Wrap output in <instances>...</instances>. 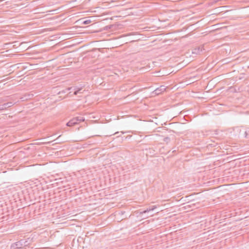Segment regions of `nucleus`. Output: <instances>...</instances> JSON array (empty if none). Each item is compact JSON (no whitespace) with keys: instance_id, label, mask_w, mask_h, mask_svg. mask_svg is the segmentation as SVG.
<instances>
[{"instance_id":"f257e3e1","label":"nucleus","mask_w":249,"mask_h":249,"mask_svg":"<svg viewBox=\"0 0 249 249\" xmlns=\"http://www.w3.org/2000/svg\"><path fill=\"white\" fill-rule=\"evenodd\" d=\"M18 36L17 35V43L19 42V44L18 46H17V59L21 55V54L18 53L23 52L29 48L28 43L26 41H22V38H18Z\"/></svg>"},{"instance_id":"f03ea898","label":"nucleus","mask_w":249,"mask_h":249,"mask_svg":"<svg viewBox=\"0 0 249 249\" xmlns=\"http://www.w3.org/2000/svg\"><path fill=\"white\" fill-rule=\"evenodd\" d=\"M203 50V48L202 46H199L194 48L192 51V53L193 55V57H195L198 54H200V53L202 52Z\"/></svg>"},{"instance_id":"7ed1b4c3","label":"nucleus","mask_w":249,"mask_h":249,"mask_svg":"<svg viewBox=\"0 0 249 249\" xmlns=\"http://www.w3.org/2000/svg\"><path fill=\"white\" fill-rule=\"evenodd\" d=\"M166 89V86L164 85L160 86V87L157 88L154 91V92L156 95L160 94L162 92L164 91Z\"/></svg>"},{"instance_id":"20e7f679","label":"nucleus","mask_w":249,"mask_h":249,"mask_svg":"<svg viewBox=\"0 0 249 249\" xmlns=\"http://www.w3.org/2000/svg\"><path fill=\"white\" fill-rule=\"evenodd\" d=\"M27 241H24L23 240H20L17 242V249L21 248V246H26L27 245L26 243Z\"/></svg>"},{"instance_id":"39448f33","label":"nucleus","mask_w":249,"mask_h":249,"mask_svg":"<svg viewBox=\"0 0 249 249\" xmlns=\"http://www.w3.org/2000/svg\"><path fill=\"white\" fill-rule=\"evenodd\" d=\"M156 208V206H153L152 207H149V208L146 209V210H145L140 212V213L141 214H145L146 213H148L150 212L153 211Z\"/></svg>"},{"instance_id":"423d86ee","label":"nucleus","mask_w":249,"mask_h":249,"mask_svg":"<svg viewBox=\"0 0 249 249\" xmlns=\"http://www.w3.org/2000/svg\"><path fill=\"white\" fill-rule=\"evenodd\" d=\"M23 67V66H22V63H17V75L18 76V77H20L22 75V74L19 73V72H20V70L19 71H17V70L21 69Z\"/></svg>"},{"instance_id":"0eeeda50","label":"nucleus","mask_w":249,"mask_h":249,"mask_svg":"<svg viewBox=\"0 0 249 249\" xmlns=\"http://www.w3.org/2000/svg\"><path fill=\"white\" fill-rule=\"evenodd\" d=\"M75 124H76V123L74 118L69 121L66 124L68 126H72Z\"/></svg>"},{"instance_id":"6e6552de","label":"nucleus","mask_w":249,"mask_h":249,"mask_svg":"<svg viewBox=\"0 0 249 249\" xmlns=\"http://www.w3.org/2000/svg\"><path fill=\"white\" fill-rule=\"evenodd\" d=\"M75 119L76 124L79 122H84L85 121V118L82 116H78L74 118Z\"/></svg>"},{"instance_id":"1a4fd4ad","label":"nucleus","mask_w":249,"mask_h":249,"mask_svg":"<svg viewBox=\"0 0 249 249\" xmlns=\"http://www.w3.org/2000/svg\"><path fill=\"white\" fill-rule=\"evenodd\" d=\"M82 87H79L77 86H75L73 87V90H76L79 93H80V91L82 90Z\"/></svg>"},{"instance_id":"9d476101","label":"nucleus","mask_w":249,"mask_h":249,"mask_svg":"<svg viewBox=\"0 0 249 249\" xmlns=\"http://www.w3.org/2000/svg\"><path fill=\"white\" fill-rule=\"evenodd\" d=\"M249 129L248 130H247L245 133H244V137L246 138H249Z\"/></svg>"},{"instance_id":"9b49d317","label":"nucleus","mask_w":249,"mask_h":249,"mask_svg":"<svg viewBox=\"0 0 249 249\" xmlns=\"http://www.w3.org/2000/svg\"><path fill=\"white\" fill-rule=\"evenodd\" d=\"M2 106V107H4V109L10 107V106H8V104H6V103L3 104Z\"/></svg>"},{"instance_id":"f8f14e48","label":"nucleus","mask_w":249,"mask_h":249,"mask_svg":"<svg viewBox=\"0 0 249 249\" xmlns=\"http://www.w3.org/2000/svg\"><path fill=\"white\" fill-rule=\"evenodd\" d=\"M2 106V107H4V109L10 107V106H8V104H6V103L3 104Z\"/></svg>"},{"instance_id":"ddd939ff","label":"nucleus","mask_w":249,"mask_h":249,"mask_svg":"<svg viewBox=\"0 0 249 249\" xmlns=\"http://www.w3.org/2000/svg\"><path fill=\"white\" fill-rule=\"evenodd\" d=\"M164 141L168 143L170 142V138L169 137H165L164 138Z\"/></svg>"},{"instance_id":"4468645a","label":"nucleus","mask_w":249,"mask_h":249,"mask_svg":"<svg viewBox=\"0 0 249 249\" xmlns=\"http://www.w3.org/2000/svg\"><path fill=\"white\" fill-rule=\"evenodd\" d=\"M90 22V20H86L83 21V23L84 24H88Z\"/></svg>"},{"instance_id":"2eb2a0df","label":"nucleus","mask_w":249,"mask_h":249,"mask_svg":"<svg viewBox=\"0 0 249 249\" xmlns=\"http://www.w3.org/2000/svg\"><path fill=\"white\" fill-rule=\"evenodd\" d=\"M20 99L21 100V101H24L27 100L28 98L26 96H25L23 97H21Z\"/></svg>"},{"instance_id":"dca6fc26","label":"nucleus","mask_w":249,"mask_h":249,"mask_svg":"<svg viewBox=\"0 0 249 249\" xmlns=\"http://www.w3.org/2000/svg\"><path fill=\"white\" fill-rule=\"evenodd\" d=\"M73 89V87H70V88H67V89H66V90H68H68H71V89Z\"/></svg>"},{"instance_id":"f3484780","label":"nucleus","mask_w":249,"mask_h":249,"mask_svg":"<svg viewBox=\"0 0 249 249\" xmlns=\"http://www.w3.org/2000/svg\"><path fill=\"white\" fill-rule=\"evenodd\" d=\"M79 92H78L77 90H74V95H77V94H78Z\"/></svg>"},{"instance_id":"a211bd4d","label":"nucleus","mask_w":249,"mask_h":249,"mask_svg":"<svg viewBox=\"0 0 249 249\" xmlns=\"http://www.w3.org/2000/svg\"><path fill=\"white\" fill-rule=\"evenodd\" d=\"M3 109H4V107H2V105L0 106V110H3Z\"/></svg>"},{"instance_id":"6ab92c4d","label":"nucleus","mask_w":249,"mask_h":249,"mask_svg":"<svg viewBox=\"0 0 249 249\" xmlns=\"http://www.w3.org/2000/svg\"><path fill=\"white\" fill-rule=\"evenodd\" d=\"M21 153V151H19L18 152V154L17 155V156H19V154Z\"/></svg>"},{"instance_id":"aec40b11","label":"nucleus","mask_w":249,"mask_h":249,"mask_svg":"<svg viewBox=\"0 0 249 249\" xmlns=\"http://www.w3.org/2000/svg\"><path fill=\"white\" fill-rule=\"evenodd\" d=\"M14 245L15 244H13L12 245H11V248L13 249L14 248Z\"/></svg>"},{"instance_id":"412c9836","label":"nucleus","mask_w":249,"mask_h":249,"mask_svg":"<svg viewBox=\"0 0 249 249\" xmlns=\"http://www.w3.org/2000/svg\"><path fill=\"white\" fill-rule=\"evenodd\" d=\"M61 92H62V93H65V92H66V91H65V90H63V91H61ZM60 93H61V92H59V93H59V94H60Z\"/></svg>"},{"instance_id":"4be33fe9","label":"nucleus","mask_w":249,"mask_h":249,"mask_svg":"<svg viewBox=\"0 0 249 249\" xmlns=\"http://www.w3.org/2000/svg\"><path fill=\"white\" fill-rule=\"evenodd\" d=\"M6 104H8V106H11V103H7Z\"/></svg>"},{"instance_id":"5701e85b","label":"nucleus","mask_w":249,"mask_h":249,"mask_svg":"<svg viewBox=\"0 0 249 249\" xmlns=\"http://www.w3.org/2000/svg\"><path fill=\"white\" fill-rule=\"evenodd\" d=\"M21 80H20L19 81H18V82L17 81V84L20 83L21 82Z\"/></svg>"},{"instance_id":"b1692460","label":"nucleus","mask_w":249,"mask_h":249,"mask_svg":"<svg viewBox=\"0 0 249 249\" xmlns=\"http://www.w3.org/2000/svg\"><path fill=\"white\" fill-rule=\"evenodd\" d=\"M20 15V13H19L18 15H17L16 16V17L18 18V16H19Z\"/></svg>"},{"instance_id":"393cba45","label":"nucleus","mask_w":249,"mask_h":249,"mask_svg":"<svg viewBox=\"0 0 249 249\" xmlns=\"http://www.w3.org/2000/svg\"><path fill=\"white\" fill-rule=\"evenodd\" d=\"M19 5V3H17V4H16L17 7V6H18Z\"/></svg>"},{"instance_id":"a878e982","label":"nucleus","mask_w":249,"mask_h":249,"mask_svg":"<svg viewBox=\"0 0 249 249\" xmlns=\"http://www.w3.org/2000/svg\"><path fill=\"white\" fill-rule=\"evenodd\" d=\"M118 133H119L118 132H115V133H114V134H118Z\"/></svg>"},{"instance_id":"bb28decb","label":"nucleus","mask_w":249,"mask_h":249,"mask_svg":"<svg viewBox=\"0 0 249 249\" xmlns=\"http://www.w3.org/2000/svg\"><path fill=\"white\" fill-rule=\"evenodd\" d=\"M21 84H22L21 83H19V84H18V85H21Z\"/></svg>"}]
</instances>
